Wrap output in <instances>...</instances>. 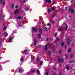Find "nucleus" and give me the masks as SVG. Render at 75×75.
Instances as JSON below:
<instances>
[{"label":"nucleus","instance_id":"f257e3e1","mask_svg":"<svg viewBox=\"0 0 75 75\" xmlns=\"http://www.w3.org/2000/svg\"><path fill=\"white\" fill-rule=\"evenodd\" d=\"M64 59L60 58H59L58 62H60L61 61V62H62V63H63V62H64Z\"/></svg>","mask_w":75,"mask_h":75},{"label":"nucleus","instance_id":"f03ea898","mask_svg":"<svg viewBox=\"0 0 75 75\" xmlns=\"http://www.w3.org/2000/svg\"><path fill=\"white\" fill-rule=\"evenodd\" d=\"M0 3L1 4H3L4 5V7L5 6V2L4 1H2V0H0Z\"/></svg>","mask_w":75,"mask_h":75},{"label":"nucleus","instance_id":"7ed1b4c3","mask_svg":"<svg viewBox=\"0 0 75 75\" xmlns=\"http://www.w3.org/2000/svg\"><path fill=\"white\" fill-rule=\"evenodd\" d=\"M3 35L5 37H7V36H8V33H6V32H4V33L3 34Z\"/></svg>","mask_w":75,"mask_h":75},{"label":"nucleus","instance_id":"20e7f679","mask_svg":"<svg viewBox=\"0 0 75 75\" xmlns=\"http://www.w3.org/2000/svg\"><path fill=\"white\" fill-rule=\"evenodd\" d=\"M32 30H33V31H35V32H36V31H37V28H35L33 27L32 28Z\"/></svg>","mask_w":75,"mask_h":75},{"label":"nucleus","instance_id":"39448f33","mask_svg":"<svg viewBox=\"0 0 75 75\" xmlns=\"http://www.w3.org/2000/svg\"><path fill=\"white\" fill-rule=\"evenodd\" d=\"M69 10L70 12H71V13H74V10L71 9V8H69Z\"/></svg>","mask_w":75,"mask_h":75},{"label":"nucleus","instance_id":"423d86ee","mask_svg":"<svg viewBox=\"0 0 75 75\" xmlns=\"http://www.w3.org/2000/svg\"><path fill=\"white\" fill-rule=\"evenodd\" d=\"M46 2H47L48 3H51V0H45Z\"/></svg>","mask_w":75,"mask_h":75},{"label":"nucleus","instance_id":"0eeeda50","mask_svg":"<svg viewBox=\"0 0 75 75\" xmlns=\"http://www.w3.org/2000/svg\"><path fill=\"white\" fill-rule=\"evenodd\" d=\"M12 40V39L11 38H9V40L8 41V42H11V40Z\"/></svg>","mask_w":75,"mask_h":75},{"label":"nucleus","instance_id":"6e6552de","mask_svg":"<svg viewBox=\"0 0 75 75\" xmlns=\"http://www.w3.org/2000/svg\"><path fill=\"white\" fill-rule=\"evenodd\" d=\"M19 9H17L15 11V14H16V13H18V12H19Z\"/></svg>","mask_w":75,"mask_h":75},{"label":"nucleus","instance_id":"1a4fd4ad","mask_svg":"<svg viewBox=\"0 0 75 75\" xmlns=\"http://www.w3.org/2000/svg\"><path fill=\"white\" fill-rule=\"evenodd\" d=\"M39 31L40 33H42V28H40L39 29Z\"/></svg>","mask_w":75,"mask_h":75},{"label":"nucleus","instance_id":"9d476101","mask_svg":"<svg viewBox=\"0 0 75 75\" xmlns=\"http://www.w3.org/2000/svg\"><path fill=\"white\" fill-rule=\"evenodd\" d=\"M24 53L25 54H27V53H28V52H27V50H25L24 51Z\"/></svg>","mask_w":75,"mask_h":75},{"label":"nucleus","instance_id":"9b49d317","mask_svg":"<svg viewBox=\"0 0 75 75\" xmlns=\"http://www.w3.org/2000/svg\"><path fill=\"white\" fill-rule=\"evenodd\" d=\"M51 11H52L51 9H48L47 11V12L48 13H51Z\"/></svg>","mask_w":75,"mask_h":75},{"label":"nucleus","instance_id":"f8f14e48","mask_svg":"<svg viewBox=\"0 0 75 75\" xmlns=\"http://www.w3.org/2000/svg\"><path fill=\"white\" fill-rule=\"evenodd\" d=\"M4 40L3 39H0V44L1 43V42H4Z\"/></svg>","mask_w":75,"mask_h":75},{"label":"nucleus","instance_id":"ddd939ff","mask_svg":"<svg viewBox=\"0 0 75 75\" xmlns=\"http://www.w3.org/2000/svg\"><path fill=\"white\" fill-rule=\"evenodd\" d=\"M71 41V40L70 39H68L67 41V44L68 45H69V42Z\"/></svg>","mask_w":75,"mask_h":75},{"label":"nucleus","instance_id":"4468645a","mask_svg":"<svg viewBox=\"0 0 75 75\" xmlns=\"http://www.w3.org/2000/svg\"><path fill=\"white\" fill-rule=\"evenodd\" d=\"M65 27H66V28H65V30H67V28H68V25H67V23H65Z\"/></svg>","mask_w":75,"mask_h":75},{"label":"nucleus","instance_id":"2eb2a0df","mask_svg":"<svg viewBox=\"0 0 75 75\" xmlns=\"http://www.w3.org/2000/svg\"><path fill=\"white\" fill-rule=\"evenodd\" d=\"M28 0H24L23 1V3H25Z\"/></svg>","mask_w":75,"mask_h":75},{"label":"nucleus","instance_id":"dca6fc26","mask_svg":"<svg viewBox=\"0 0 75 75\" xmlns=\"http://www.w3.org/2000/svg\"><path fill=\"white\" fill-rule=\"evenodd\" d=\"M20 61H21V62H23V61H24V59H23V58H21L20 59Z\"/></svg>","mask_w":75,"mask_h":75},{"label":"nucleus","instance_id":"f3484780","mask_svg":"<svg viewBox=\"0 0 75 75\" xmlns=\"http://www.w3.org/2000/svg\"><path fill=\"white\" fill-rule=\"evenodd\" d=\"M37 72H38V74H40V71L38 69L37 70Z\"/></svg>","mask_w":75,"mask_h":75},{"label":"nucleus","instance_id":"a211bd4d","mask_svg":"<svg viewBox=\"0 0 75 75\" xmlns=\"http://www.w3.org/2000/svg\"><path fill=\"white\" fill-rule=\"evenodd\" d=\"M6 28L7 27L6 26H4V30H6Z\"/></svg>","mask_w":75,"mask_h":75},{"label":"nucleus","instance_id":"6ab92c4d","mask_svg":"<svg viewBox=\"0 0 75 75\" xmlns=\"http://www.w3.org/2000/svg\"><path fill=\"white\" fill-rule=\"evenodd\" d=\"M30 71L34 73V72H35V70H30Z\"/></svg>","mask_w":75,"mask_h":75},{"label":"nucleus","instance_id":"aec40b11","mask_svg":"<svg viewBox=\"0 0 75 75\" xmlns=\"http://www.w3.org/2000/svg\"><path fill=\"white\" fill-rule=\"evenodd\" d=\"M22 70H23V68H21V69H19V72H22Z\"/></svg>","mask_w":75,"mask_h":75},{"label":"nucleus","instance_id":"412c9836","mask_svg":"<svg viewBox=\"0 0 75 75\" xmlns=\"http://www.w3.org/2000/svg\"><path fill=\"white\" fill-rule=\"evenodd\" d=\"M47 45H46L45 46V51H46L47 50Z\"/></svg>","mask_w":75,"mask_h":75},{"label":"nucleus","instance_id":"4be33fe9","mask_svg":"<svg viewBox=\"0 0 75 75\" xmlns=\"http://www.w3.org/2000/svg\"><path fill=\"white\" fill-rule=\"evenodd\" d=\"M62 29H63V28L62 27H60L59 28V31H61V30H62Z\"/></svg>","mask_w":75,"mask_h":75},{"label":"nucleus","instance_id":"5701e85b","mask_svg":"<svg viewBox=\"0 0 75 75\" xmlns=\"http://www.w3.org/2000/svg\"><path fill=\"white\" fill-rule=\"evenodd\" d=\"M17 18L18 20H20V19H21V16H18L17 17Z\"/></svg>","mask_w":75,"mask_h":75},{"label":"nucleus","instance_id":"b1692460","mask_svg":"<svg viewBox=\"0 0 75 75\" xmlns=\"http://www.w3.org/2000/svg\"><path fill=\"white\" fill-rule=\"evenodd\" d=\"M38 36L39 38H41V34H38Z\"/></svg>","mask_w":75,"mask_h":75},{"label":"nucleus","instance_id":"393cba45","mask_svg":"<svg viewBox=\"0 0 75 75\" xmlns=\"http://www.w3.org/2000/svg\"><path fill=\"white\" fill-rule=\"evenodd\" d=\"M64 45V42H62V43L61 44V46L62 47H63Z\"/></svg>","mask_w":75,"mask_h":75},{"label":"nucleus","instance_id":"a878e982","mask_svg":"<svg viewBox=\"0 0 75 75\" xmlns=\"http://www.w3.org/2000/svg\"><path fill=\"white\" fill-rule=\"evenodd\" d=\"M68 66H69V65H67L66 66V69H69V68L68 67Z\"/></svg>","mask_w":75,"mask_h":75},{"label":"nucleus","instance_id":"bb28decb","mask_svg":"<svg viewBox=\"0 0 75 75\" xmlns=\"http://www.w3.org/2000/svg\"><path fill=\"white\" fill-rule=\"evenodd\" d=\"M73 55H74V54H71L70 55V58H71V57H72Z\"/></svg>","mask_w":75,"mask_h":75},{"label":"nucleus","instance_id":"cd10ccee","mask_svg":"<svg viewBox=\"0 0 75 75\" xmlns=\"http://www.w3.org/2000/svg\"><path fill=\"white\" fill-rule=\"evenodd\" d=\"M71 48L69 49L68 51V52H69L71 51Z\"/></svg>","mask_w":75,"mask_h":75},{"label":"nucleus","instance_id":"c85d7f7f","mask_svg":"<svg viewBox=\"0 0 75 75\" xmlns=\"http://www.w3.org/2000/svg\"><path fill=\"white\" fill-rule=\"evenodd\" d=\"M37 61H40V58H39L38 57L37 58Z\"/></svg>","mask_w":75,"mask_h":75},{"label":"nucleus","instance_id":"c756f323","mask_svg":"<svg viewBox=\"0 0 75 75\" xmlns=\"http://www.w3.org/2000/svg\"><path fill=\"white\" fill-rule=\"evenodd\" d=\"M57 34H58V33L57 32H56L55 33V35L54 36L55 37H56V36H57Z\"/></svg>","mask_w":75,"mask_h":75},{"label":"nucleus","instance_id":"7c9ffc66","mask_svg":"<svg viewBox=\"0 0 75 75\" xmlns=\"http://www.w3.org/2000/svg\"><path fill=\"white\" fill-rule=\"evenodd\" d=\"M48 54L49 55H51V53L50 51H49L48 52Z\"/></svg>","mask_w":75,"mask_h":75},{"label":"nucleus","instance_id":"2f4dec72","mask_svg":"<svg viewBox=\"0 0 75 75\" xmlns=\"http://www.w3.org/2000/svg\"><path fill=\"white\" fill-rule=\"evenodd\" d=\"M43 63V62H41L40 64V65H42Z\"/></svg>","mask_w":75,"mask_h":75},{"label":"nucleus","instance_id":"473e14b6","mask_svg":"<svg viewBox=\"0 0 75 75\" xmlns=\"http://www.w3.org/2000/svg\"><path fill=\"white\" fill-rule=\"evenodd\" d=\"M65 56L66 58H68V55H67V54H65Z\"/></svg>","mask_w":75,"mask_h":75},{"label":"nucleus","instance_id":"72a5a7b5","mask_svg":"<svg viewBox=\"0 0 75 75\" xmlns=\"http://www.w3.org/2000/svg\"><path fill=\"white\" fill-rule=\"evenodd\" d=\"M56 39L57 40V41H59V38H56Z\"/></svg>","mask_w":75,"mask_h":75},{"label":"nucleus","instance_id":"f704fd0d","mask_svg":"<svg viewBox=\"0 0 75 75\" xmlns=\"http://www.w3.org/2000/svg\"><path fill=\"white\" fill-rule=\"evenodd\" d=\"M45 31H47V27H45Z\"/></svg>","mask_w":75,"mask_h":75},{"label":"nucleus","instance_id":"c9c22d12","mask_svg":"<svg viewBox=\"0 0 75 75\" xmlns=\"http://www.w3.org/2000/svg\"><path fill=\"white\" fill-rule=\"evenodd\" d=\"M34 58H35V57H32L31 58L32 59H34Z\"/></svg>","mask_w":75,"mask_h":75},{"label":"nucleus","instance_id":"e433bc0d","mask_svg":"<svg viewBox=\"0 0 75 75\" xmlns=\"http://www.w3.org/2000/svg\"><path fill=\"white\" fill-rule=\"evenodd\" d=\"M36 44H37V43H36V42H34V46H35Z\"/></svg>","mask_w":75,"mask_h":75},{"label":"nucleus","instance_id":"4c0bfd02","mask_svg":"<svg viewBox=\"0 0 75 75\" xmlns=\"http://www.w3.org/2000/svg\"><path fill=\"white\" fill-rule=\"evenodd\" d=\"M52 10H55V8H52Z\"/></svg>","mask_w":75,"mask_h":75},{"label":"nucleus","instance_id":"58836bf2","mask_svg":"<svg viewBox=\"0 0 75 75\" xmlns=\"http://www.w3.org/2000/svg\"><path fill=\"white\" fill-rule=\"evenodd\" d=\"M38 48H40V47H41V45H38Z\"/></svg>","mask_w":75,"mask_h":75},{"label":"nucleus","instance_id":"ea45409f","mask_svg":"<svg viewBox=\"0 0 75 75\" xmlns=\"http://www.w3.org/2000/svg\"><path fill=\"white\" fill-rule=\"evenodd\" d=\"M18 6H15V8H18Z\"/></svg>","mask_w":75,"mask_h":75},{"label":"nucleus","instance_id":"a19ab883","mask_svg":"<svg viewBox=\"0 0 75 75\" xmlns=\"http://www.w3.org/2000/svg\"><path fill=\"white\" fill-rule=\"evenodd\" d=\"M25 10L26 11H28V8H25Z\"/></svg>","mask_w":75,"mask_h":75},{"label":"nucleus","instance_id":"79ce46f5","mask_svg":"<svg viewBox=\"0 0 75 75\" xmlns=\"http://www.w3.org/2000/svg\"><path fill=\"white\" fill-rule=\"evenodd\" d=\"M55 17V15H53L52 16V17L53 18H54V17Z\"/></svg>","mask_w":75,"mask_h":75},{"label":"nucleus","instance_id":"37998d69","mask_svg":"<svg viewBox=\"0 0 75 75\" xmlns=\"http://www.w3.org/2000/svg\"><path fill=\"white\" fill-rule=\"evenodd\" d=\"M14 6L13 5H12V8H14Z\"/></svg>","mask_w":75,"mask_h":75},{"label":"nucleus","instance_id":"c03bdc74","mask_svg":"<svg viewBox=\"0 0 75 75\" xmlns=\"http://www.w3.org/2000/svg\"><path fill=\"white\" fill-rule=\"evenodd\" d=\"M37 42V40H34V42Z\"/></svg>","mask_w":75,"mask_h":75},{"label":"nucleus","instance_id":"a18cd8bd","mask_svg":"<svg viewBox=\"0 0 75 75\" xmlns=\"http://www.w3.org/2000/svg\"><path fill=\"white\" fill-rule=\"evenodd\" d=\"M70 62L71 63H72V62H74V61H71Z\"/></svg>","mask_w":75,"mask_h":75},{"label":"nucleus","instance_id":"49530a36","mask_svg":"<svg viewBox=\"0 0 75 75\" xmlns=\"http://www.w3.org/2000/svg\"><path fill=\"white\" fill-rule=\"evenodd\" d=\"M47 25L49 26L50 25V23H49L47 24Z\"/></svg>","mask_w":75,"mask_h":75},{"label":"nucleus","instance_id":"de8ad7c7","mask_svg":"<svg viewBox=\"0 0 75 75\" xmlns=\"http://www.w3.org/2000/svg\"><path fill=\"white\" fill-rule=\"evenodd\" d=\"M54 23V21H51L52 23Z\"/></svg>","mask_w":75,"mask_h":75},{"label":"nucleus","instance_id":"09e8293b","mask_svg":"<svg viewBox=\"0 0 75 75\" xmlns=\"http://www.w3.org/2000/svg\"><path fill=\"white\" fill-rule=\"evenodd\" d=\"M46 75H48V72H47Z\"/></svg>","mask_w":75,"mask_h":75},{"label":"nucleus","instance_id":"8fccbe9b","mask_svg":"<svg viewBox=\"0 0 75 75\" xmlns=\"http://www.w3.org/2000/svg\"><path fill=\"white\" fill-rule=\"evenodd\" d=\"M19 26H21V23H19Z\"/></svg>","mask_w":75,"mask_h":75},{"label":"nucleus","instance_id":"3c124183","mask_svg":"<svg viewBox=\"0 0 75 75\" xmlns=\"http://www.w3.org/2000/svg\"><path fill=\"white\" fill-rule=\"evenodd\" d=\"M10 62V61L9 60H8L6 61L7 62Z\"/></svg>","mask_w":75,"mask_h":75},{"label":"nucleus","instance_id":"603ef678","mask_svg":"<svg viewBox=\"0 0 75 75\" xmlns=\"http://www.w3.org/2000/svg\"><path fill=\"white\" fill-rule=\"evenodd\" d=\"M46 40H47V41H48V38H46Z\"/></svg>","mask_w":75,"mask_h":75},{"label":"nucleus","instance_id":"864d4df0","mask_svg":"<svg viewBox=\"0 0 75 75\" xmlns=\"http://www.w3.org/2000/svg\"><path fill=\"white\" fill-rule=\"evenodd\" d=\"M54 69H55V67H54Z\"/></svg>","mask_w":75,"mask_h":75},{"label":"nucleus","instance_id":"5fc2aeb1","mask_svg":"<svg viewBox=\"0 0 75 75\" xmlns=\"http://www.w3.org/2000/svg\"><path fill=\"white\" fill-rule=\"evenodd\" d=\"M57 42V41H54V43H56Z\"/></svg>","mask_w":75,"mask_h":75},{"label":"nucleus","instance_id":"6e6d98bb","mask_svg":"<svg viewBox=\"0 0 75 75\" xmlns=\"http://www.w3.org/2000/svg\"><path fill=\"white\" fill-rule=\"evenodd\" d=\"M59 52H60V53H61V50H59Z\"/></svg>","mask_w":75,"mask_h":75},{"label":"nucleus","instance_id":"4d7b16f0","mask_svg":"<svg viewBox=\"0 0 75 75\" xmlns=\"http://www.w3.org/2000/svg\"><path fill=\"white\" fill-rule=\"evenodd\" d=\"M3 26H4V24H3Z\"/></svg>","mask_w":75,"mask_h":75},{"label":"nucleus","instance_id":"13d9d810","mask_svg":"<svg viewBox=\"0 0 75 75\" xmlns=\"http://www.w3.org/2000/svg\"><path fill=\"white\" fill-rule=\"evenodd\" d=\"M59 75H61V73H60Z\"/></svg>","mask_w":75,"mask_h":75},{"label":"nucleus","instance_id":"bf43d9fd","mask_svg":"<svg viewBox=\"0 0 75 75\" xmlns=\"http://www.w3.org/2000/svg\"><path fill=\"white\" fill-rule=\"evenodd\" d=\"M74 6H75V4H74Z\"/></svg>","mask_w":75,"mask_h":75},{"label":"nucleus","instance_id":"052dcab7","mask_svg":"<svg viewBox=\"0 0 75 75\" xmlns=\"http://www.w3.org/2000/svg\"><path fill=\"white\" fill-rule=\"evenodd\" d=\"M53 75H55V74H53Z\"/></svg>","mask_w":75,"mask_h":75},{"label":"nucleus","instance_id":"680f3d73","mask_svg":"<svg viewBox=\"0 0 75 75\" xmlns=\"http://www.w3.org/2000/svg\"><path fill=\"white\" fill-rule=\"evenodd\" d=\"M65 48H66L67 47V46H65Z\"/></svg>","mask_w":75,"mask_h":75},{"label":"nucleus","instance_id":"e2e57ef3","mask_svg":"<svg viewBox=\"0 0 75 75\" xmlns=\"http://www.w3.org/2000/svg\"><path fill=\"white\" fill-rule=\"evenodd\" d=\"M1 57H0V59H1Z\"/></svg>","mask_w":75,"mask_h":75},{"label":"nucleus","instance_id":"0e129e2a","mask_svg":"<svg viewBox=\"0 0 75 75\" xmlns=\"http://www.w3.org/2000/svg\"><path fill=\"white\" fill-rule=\"evenodd\" d=\"M0 20L1 21V19H0Z\"/></svg>","mask_w":75,"mask_h":75},{"label":"nucleus","instance_id":"69168bd1","mask_svg":"<svg viewBox=\"0 0 75 75\" xmlns=\"http://www.w3.org/2000/svg\"><path fill=\"white\" fill-rule=\"evenodd\" d=\"M1 67V65L0 64V67Z\"/></svg>","mask_w":75,"mask_h":75},{"label":"nucleus","instance_id":"338daca9","mask_svg":"<svg viewBox=\"0 0 75 75\" xmlns=\"http://www.w3.org/2000/svg\"><path fill=\"white\" fill-rule=\"evenodd\" d=\"M42 24H43V23H42Z\"/></svg>","mask_w":75,"mask_h":75},{"label":"nucleus","instance_id":"774afa93","mask_svg":"<svg viewBox=\"0 0 75 75\" xmlns=\"http://www.w3.org/2000/svg\"><path fill=\"white\" fill-rule=\"evenodd\" d=\"M1 15H2L1 14Z\"/></svg>","mask_w":75,"mask_h":75}]
</instances>
